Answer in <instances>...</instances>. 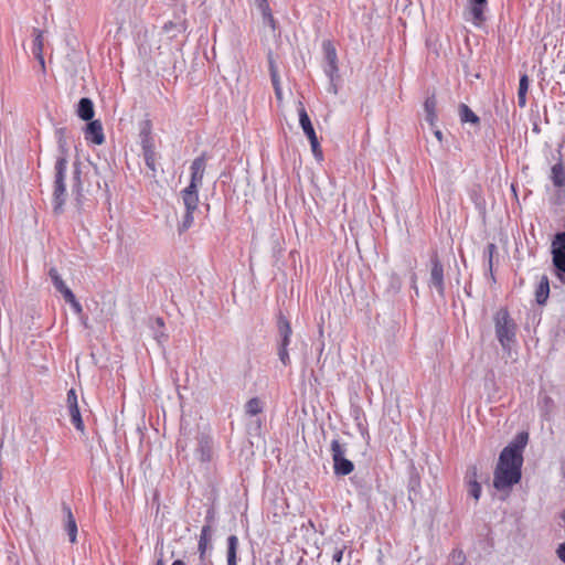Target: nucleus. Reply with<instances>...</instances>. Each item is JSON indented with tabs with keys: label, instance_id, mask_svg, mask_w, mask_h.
Wrapping results in <instances>:
<instances>
[{
	"label": "nucleus",
	"instance_id": "1",
	"mask_svg": "<svg viewBox=\"0 0 565 565\" xmlns=\"http://www.w3.org/2000/svg\"><path fill=\"white\" fill-rule=\"evenodd\" d=\"M519 438V444L513 443L504 447L499 456L493 473V487L498 491L510 490L521 480L522 451L527 443V434L522 433Z\"/></svg>",
	"mask_w": 565,
	"mask_h": 565
},
{
	"label": "nucleus",
	"instance_id": "2",
	"mask_svg": "<svg viewBox=\"0 0 565 565\" xmlns=\"http://www.w3.org/2000/svg\"><path fill=\"white\" fill-rule=\"evenodd\" d=\"M206 159L202 154L195 158L191 164V181L190 184L181 191V198L185 210L195 211L199 203V188L203 183L205 173Z\"/></svg>",
	"mask_w": 565,
	"mask_h": 565
},
{
	"label": "nucleus",
	"instance_id": "3",
	"mask_svg": "<svg viewBox=\"0 0 565 565\" xmlns=\"http://www.w3.org/2000/svg\"><path fill=\"white\" fill-rule=\"evenodd\" d=\"M60 149L62 154L57 158L55 162V181H54V193H53V202H54V212L60 214L63 212V205L65 202V183H64V173L66 169V157H65V148L60 141Z\"/></svg>",
	"mask_w": 565,
	"mask_h": 565
},
{
	"label": "nucleus",
	"instance_id": "4",
	"mask_svg": "<svg viewBox=\"0 0 565 565\" xmlns=\"http://www.w3.org/2000/svg\"><path fill=\"white\" fill-rule=\"evenodd\" d=\"M495 335L503 349H510L515 341V323L507 309H500L494 315Z\"/></svg>",
	"mask_w": 565,
	"mask_h": 565
},
{
	"label": "nucleus",
	"instance_id": "5",
	"mask_svg": "<svg viewBox=\"0 0 565 565\" xmlns=\"http://www.w3.org/2000/svg\"><path fill=\"white\" fill-rule=\"evenodd\" d=\"M333 471L337 476H348L354 470V465L345 458L347 448L338 439H333L330 445Z\"/></svg>",
	"mask_w": 565,
	"mask_h": 565
},
{
	"label": "nucleus",
	"instance_id": "6",
	"mask_svg": "<svg viewBox=\"0 0 565 565\" xmlns=\"http://www.w3.org/2000/svg\"><path fill=\"white\" fill-rule=\"evenodd\" d=\"M298 114H299L300 126H301L305 135L308 137V139L310 141L311 150H312L313 154L316 156L317 159L322 160V151L320 149V143L318 141L315 128L311 124V120H310L302 103H299Z\"/></svg>",
	"mask_w": 565,
	"mask_h": 565
},
{
	"label": "nucleus",
	"instance_id": "7",
	"mask_svg": "<svg viewBox=\"0 0 565 565\" xmlns=\"http://www.w3.org/2000/svg\"><path fill=\"white\" fill-rule=\"evenodd\" d=\"M430 274L428 280V287L435 288L440 297L445 295V280H444V267L435 253L430 258Z\"/></svg>",
	"mask_w": 565,
	"mask_h": 565
},
{
	"label": "nucleus",
	"instance_id": "8",
	"mask_svg": "<svg viewBox=\"0 0 565 565\" xmlns=\"http://www.w3.org/2000/svg\"><path fill=\"white\" fill-rule=\"evenodd\" d=\"M322 49L327 62V65L324 66V73L329 79L333 82L339 77L337 50L332 42L329 40L322 42Z\"/></svg>",
	"mask_w": 565,
	"mask_h": 565
},
{
	"label": "nucleus",
	"instance_id": "9",
	"mask_svg": "<svg viewBox=\"0 0 565 565\" xmlns=\"http://www.w3.org/2000/svg\"><path fill=\"white\" fill-rule=\"evenodd\" d=\"M553 264L557 270L565 273V233H557L552 242Z\"/></svg>",
	"mask_w": 565,
	"mask_h": 565
},
{
	"label": "nucleus",
	"instance_id": "10",
	"mask_svg": "<svg viewBox=\"0 0 565 565\" xmlns=\"http://www.w3.org/2000/svg\"><path fill=\"white\" fill-rule=\"evenodd\" d=\"M211 532H212V527L209 524L204 525L201 530L199 544H198L199 558H200L201 565H212V562L206 561V552L210 547Z\"/></svg>",
	"mask_w": 565,
	"mask_h": 565
},
{
	"label": "nucleus",
	"instance_id": "11",
	"mask_svg": "<svg viewBox=\"0 0 565 565\" xmlns=\"http://www.w3.org/2000/svg\"><path fill=\"white\" fill-rule=\"evenodd\" d=\"M85 138L86 140H90L96 145H102L104 142L105 136L102 122L99 120H92L87 124L85 130Z\"/></svg>",
	"mask_w": 565,
	"mask_h": 565
},
{
	"label": "nucleus",
	"instance_id": "12",
	"mask_svg": "<svg viewBox=\"0 0 565 565\" xmlns=\"http://www.w3.org/2000/svg\"><path fill=\"white\" fill-rule=\"evenodd\" d=\"M467 483H468V492L475 500H479L481 495V484L478 482V469L476 466H472L467 471Z\"/></svg>",
	"mask_w": 565,
	"mask_h": 565
},
{
	"label": "nucleus",
	"instance_id": "13",
	"mask_svg": "<svg viewBox=\"0 0 565 565\" xmlns=\"http://www.w3.org/2000/svg\"><path fill=\"white\" fill-rule=\"evenodd\" d=\"M62 511L65 518V531L68 534L70 542L75 543L77 536V524L73 516L72 510L67 504H63Z\"/></svg>",
	"mask_w": 565,
	"mask_h": 565
},
{
	"label": "nucleus",
	"instance_id": "14",
	"mask_svg": "<svg viewBox=\"0 0 565 565\" xmlns=\"http://www.w3.org/2000/svg\"><path fill=\"white\" fill-rule=\"evenodd\" d=\"M470 6V14L472 15V22L479 26L486 20L484 8L487 0H468Z\"/></svg>",
	"mask_w": 565,
	"mask_h": 565
},
{
	"label": "nucleus",
	"instance_id": "15",
	"mask_svg": "<svg viewBox=\"0 0 565 565\" xmlns=\"http://www.w3.org/2000/svg\"><path fill=\"white\" fill-rule=\"evenodd\" d=\"M34 40L32 45V53L34 54L35 58L39 61L41 67L45 68V62L43 56V32L34 29Z\"/></svg>",
	"mask_w": 565,
	"mask_h": 565
},
{
	"label": "nucleus",
	"instance_id": "16",
	"mask_svg": "<svg viewBox=\"0 0 565 565\" xmlns=\"http://www.w3.org/2000/svg\"><path fill=\"white\" fill-rule=\"evenodd\" d=\"M77 115L81 119H83L85 121L93 119L94 104L89 98L83 97L79 99L78 107H77Z\"/></svg>",
	"mask_w": 565,
	"mask_h": 565
},
{
	"label": "nucleus",
	"instance_id": "17",
	"mask_svg": "<svg viewBox=\"0 0 565 565\" xmlns=\"http://www.w3.org/2000/svg\"><path fill=\"white\" fill-rule=\"evenodd\" d=\"M550 295V281L547 276H542L535 290V299L539 305H544Z\"/></svg>",
	"mask_w": 565,
	"mask_h": 565
},
{
	"label": "nucleus",
	"instance_id": "18",
	"mask_svg": "<svg viewBox=\"0 0 565 565\" xmlns=\"http://www.w3.org/2000/svg\"><path fill=\"white\" fill-rule=\"evenodd\" d=\"M140 142L143 153L154 151V143L151 137L149 122H146L142 129L140 130Z\"/></svg>",
	"mask_w": 565,
	"mask_h": 565
},
{
	"label": "nucleus",
	"instance_id": "19",
	"mask_svg": "<svg viewBox=\"0 0 565 565\" xmlns=\"http://www.w3.org/2000/svg\"><path fill=\"white\" fill-rule=\"evenodd\" d=\"M436 105H437V102H436L435 95H431V96L427 97L425 103H424V109H425V113H426V120L429 122V125L431 127L435 126V122L437 120Z\"/></svg>",
	"mask_w": 565,
	"mask_h": 565
},
{
	"label": "nucleus",
	"instance_id": "20",
	"mask_svg": "<svg viewBox=\"0 0 565 565\" xmlns=\"http://www.w3.org/2000/svg\"><path fill=\"white\" fill-rule=\"evenodd\" d=\"M237 547L238 539L236 535H230L227 537V565H237Z\"/></svg>",
	"mask_w": 565,
	"mask_h": 565
},
{
	"label": "nucleus",
	"instance_id": "21",
	"mask_svg": "<svg viewBox=\"0 0 565 565\" xmlns=\"http://www.w3.org/2000/svg\"><path fill=\"white\" fill-rule=\"evenodd\" d=\"M256 3L258 6V9L262 12L264 24H266V25L270 26L273 30H275L276 22H275V19L273 17V14H271V11H270V8H269V4H268L267 0H262V1H258Z\"/></svg>",
	"mask_w": 565,
	"mask_h": 565
},
{
	"label": "nucleus",
	"instance_id": "22",
	"mask_svg": "<svg viewBox=\"0 0 565 565\" xmlns=\"http://www.w3.org/2000/svg\"><path fill=\"white\" fill-rule=\"evenodd\" d=\"M529 76L526 74H523L520 77L519 83V90H518V104L521 108H524L526 106V94L529 90Z\"/></svg>",
	"mask_w": 565,
	"mask_h": 565
},
{
	"label": "nucleus",
	"instance_id": "23",
	"mask_svg": "<svg viewBox=\"0 0 565 565\" xmlns=\"http://www.w3.org/2000/svg\"><path fill=\"white\" fill-rule=\"evenodd\" d=\"M552 181L555 186L565 185V170L562 164H554L552 168Z\"/></svg>",
	"mask_w": 565,
	"mask_h": 565
},
{
	"label": "nucleus",
	"instance_id": "24",
	"mask_svg": "<svg viewBox=\"0 0 565 565\" xmlns=\"http://www.w3.org/2000/svg\"><path fill=\"white\" fill-rule=\"evenodd\" d=\"M460 119L463 122L478 124L479 117L465 104L459 107Z\"/></svg>",
	"mask_w": 565,
	"mask_h": 565
},
{
	"label": "nucleus",
	"instance_id": "25",
	"mask_svg": "<svg viewBox=\"0 0 565 565\" xmlns=\"http://www.w3.org/2000/svg\"><path fill=\"white\" fill-rule=\"evenodd\" d=\"M71 420L74 424L75 428L82 433L85 430V426L81 416V412L78 408V405H74L72 407H68Z\"/></svg>",
	"mask_w": 565,
	"mask_h": 565
},
{
	"label": "nucleus",
	"instance_id": "26",
	"mask_svg": "<svg viewBox=\"0 0 565 565\" xmlns=\"http://www.w3.org/2000/svg\"><path fill=\"white\" fill-rule=\"evenodd\" d=\"M246 413L250 416H255L263 411V403L259 398L253 397L246 403Z\"/></svg>",
	"mask_w": 565,
	"mask_h": 565
},
{
	"label": "nucleus",
	"instance_id": "27",
	"mask_svg": "<svg viewBox=\"0 0 565 565\" xmlns=\"http://www.w3.org/2000/svg\"><path fill=\"white\" fill-rule=\"evenodd\" d=\"M278 331H279L280 338H285V339L290 338L291 333H292L289 321L281 315L278 318Z\"/></svg>",
	"mask_w": 565,
	"mask_h": 565
},
{
	"label": "nucleus",
	"instance_id": "28",
	"mask_svg": "<svg viewBox=\"0 0 565 565\" xmlns=\"http://www.w3.org/2000/svg\"><path fill=\"white\" fill-rule=\"evenodd\" d=\"M49 276L58 292H61L62 290L67 288V286L65 285L64 280L61 278L56 268L52 267L49 270Z\"/></svg>",
	"mask_w": 565,
	"mask_h": 565
},
{
	"label": "nucleus",
	"instance_id": "29",
	"mask_svg": "<svg viewBox=\"0 0 565 565\" xmlns=\"http://www.w3.org/2000/svg\"><path fill=\"white\" fill-rule=\"evenodd\" d=\"M164 328V321L162 318H156L154 324L152 326V329L154 331V338L158 342H161L162 340L167 339V334L163 331Z\"/></svg>",
	"mask_w": 565,
	"mask_h": 565
},
{
	"label": "nucleus",
	"instance_id": "30",
	"mask_svg": "<svg viewBox=\"0 0 565 565\" xmlns=\"http://www.w3.org/2000/svg\"><path fill=\"white\" fill-rule=\"evenodd\" d=\"M193 212L194 211L186 210V212H185L181 223L178 226L179 233H183V232L188 231L192 226L193 221H194Z\"/></svg>",
	"mask_w": 565,
	"mask_h": 565
},
{
	"label": "nucleus",
	"instance_id": "31",
	"mask_svg": "<svg viewBox=\"0 0 565 565\" xmlns=\"http://www.w3.org/2000/svg\"><path fill=\"white\" fill-rule=\"evenodd\" d=\"M390 287L394 294L398 292L402 288V279L396 274L390 276Z\"/></svg>",
	"mask_w": 565,
	"mask_h": 565
},
{
	"label": "nucleus",
	"instance_id": "32",
	"mask_svg": "<svg viewBox=\"0 0 565 565\" xmlns=\"http://www.w3.org/2000/svg\"><path fill=\"white\" fill-rule=\"evenodd\" d=\"M278 356L284 365H288L290 363V358L287 349L278 348Z\"/></svg>",
	"mask_w": 565,
	"mask_h": 565
},
{
	"label": "nucleus",
	"instance_id": "33",
	"mask_svg": "<svg viewBox=\"0 0 565 565\" xmlns=\"http://www.w3.org/2000/svg\"><path fill=\"white\" fill-rule=\"evenodd\" d=\"M145 162L149 169L154 171V151L143 153Z\"/></svg>",
	"mask_w": 565,
	"mask_h": 565
},
{
	"label": "nucleus",
	"instance_id": "34",
	"mask_svg": "<svg viewBox=\"0 0 565 565\" xmlns=\"http://www.w3.org/2000/svg\"><path fill=\"white\" fill-rule=\"evenodd\" d=\"M74 181H75L74 191L77 194V201H79V196H81V181H79V170L77 168H75V171H74Z\"/></svg>",
	"mask_w": 565,
	"mask_h": 565
},
{
	"label": "nucleus",
	"instance_id": "35",
	"mask_svg": "<svg viewBox=\"0 0 565 565\" xmlns=\"http://www.w3.org/2000/svg\"><path fill=\"white\" fill-rule=\"evenodd\" d=\"M61 294H62L64 300L66 302H68L70 305L72 302H75V299H76L75 295L73 294V291L68 287L66 289L62 290Z\"/></svg>",
	"mask_w": 565,
	"mask_h": 565
},
{
	"label": "nucleus",
	"instance_id": "36",
	"mask_svg": "<svg viewBox=\"0 0 565 565\" xmlns=\"http://www.w3.org/2000/svg\"><path fill=\"white\" fill-rule=\"evenodd\" d=\"M67 405L68 407H72L74 405H77V396L74 388H71L67 392Z\"/></svg>",
	"mask_w": 565,
	"mask_h": 565
},
{
	"label": "nucleus",
	"instance_id": "37",
	"mask_svg": "<svg viewBox=\"0 0 565 565\" xmlns=\"http://www.w3.org/2000/svg\"><path fill=\"white\" fill-rule=\"evenodd\" d=\"M268 60H269L270 77H275V74H278V70H277V66L275 64V61L273 60L271 53L268 54Z\"/></svg>",
	"mask_w": 565,
	"mask_h": 565
},
{
	"label": "nucleus",
	"instance_id": "38",
	"mask_svg": "<svg viewBox=\"0 0 565 565\" xmlns=\"http://www.w3.org/2000/svg\"><path fill=\"white\" fill-rule=\"evenodd\" d=\"M556 554L558 558L565 563V542L558 545Z\"/></svg>",
	"mask_w": 565,
	"mask_h": 565
},
{
	"label": "nucleus",
	"instance_id": "39",
	"mask_svg": "<svg viewBox=\"0 0 565 565\" xmlns=\"http://www.w3.org/2000/svg\"><path fill=\"white\" fill-rule=\"evenodd\" d=\"M342 556H343V550L335 548V551L332 554V559H333V562L339 564L342 561Z\"/></svg>",
	"mask_w": 565,
	"mask_h": 565
},
{
	"label": "nucleus",
	"instance_id": "40",
	"mask_svg": "<svg viewBox=\"0 0 565 565\" xmlns=\"http://www.w3.org/2000/svg\"><path fill=\"white\" fill-rule=\"evenodd\" d=\"M200 459L201 461H206L210 459V450L204 446L201 447Z\"/></svg>",
	"mask_w": 565,
	"mask_h": 565
},
{
	"label": "nucleus",
	"instance_id": "41",
	"mask_svg": "<svg viewBox=\"0 0 565 565\" xmlns=\"http://www.w3.org/2000/svg\"><path fill=\"white\" fill-rule=\"evenodd\" d=\"M488 254H489V265H490V268L492 267V255L495 250V245L494 244H489L488 247Z\"/></svg>",
	"mask_w": 565,
	"mask_h": 565
},
{
	"label": "nucleus",
	"instance_id": "42",
	"mask_svg": "<svg viewBox=\"0 0 565 565\" xmlns=\"http://www.w3.org/2000/svg\"><path fill=\"white\" fill-rule=\"evenodd\" d=\"M71 306H72V308H73V310L75 311L76 315H81L83 312V307L77 301V299H75V302H72Z\"/></svg>",
	"mask_w": 565,
	"mask_h": 565
},
{
	"label": "nucleus",
	"instance_id": "43",
	"mask_svg": "<svg viewBox=\"0 0 565 565\" xmlns=\"http://www.w3.org/2000/svg\"><path fill=\"white\" fill-rule=\"evenodd\" d=\"M454 558H457L454 565H463L465 556L461 552H459L457 556L454 555Z\"/></svg>",
	"mask_w": 565,
	"mask_h": 565
},
{
	"label": "nucleus",
	"instance_id": "44",
	"mask_svg": "<svg viewBox=\"0 0 565 565\" xmlns=\"http://www.w3.org/2000/svg\"><path fill=\"white\" fill-rule=\"evenodd\" d=\"M275 89V95L277 97L278 100H282V92H281V87L280 86H277V87H274Z\"/></svg>",
	"mask_w": 565,
	"mask_h": 565
},
{
	"label": "nucleus",
	"instance_id": "45",
	"mask_svg": "<svg viewBox=\"0 0 565 565\" xmlns=\"http://www.w3.org/2000/svg\"><path fill=\"white\" fill-rule=\"evenodd\" d=\"M289 342H290V338H286V339H285V338H281V340H280V343H279V347H278V348H285V349H287V347H288Z\"/></svg>",
	"mask_w": 565,
	"mask_h": 565
},
{
	"label": "nucleus",
	"instance_id": "46",
	"mask_svg": "<svg viewBox=\"0 0 565 565\" xmlns=\"http://www.w3.org/2000/svg\"><path fill=\"white\" fill-rule=\"evenodd\" d=\"M329 92H331L332 94H337L338 93V88H337V85H335V81L331 82L330 81V87H329Z\"/></svg>",
	"mask_w": 565,
	"mask_h": 565
},
{
	"label": "nucleus",
	"instance_id": "47",
	"mask_svg": "<svg viewBox=\"0 0 565 565\" xmlns=\"http://www.w3.org/2000/svg\"><path fill=\"white\" fill-rule=\"evenodd\" d=\"M213 519H214V513H213V511L210 510L206 515V522L209 525H211V523L213 522Z\"/></svg>",
	"mask_w": 565,
	"mask_h": 565
},
{
	"label": "nucleus",
	"instance_id": "48",
	"mask_svg": "<svg viewBox=\"0 0 565 565\" xmlns=\"http://www.w3.org/2000/svg\"><path fill=\"white\" fill-rule=\"evenodd\" d=\"M271 82L274 87L280 86L278 74H275V77H271Z\"/></svg>",
	"mask_w": 565,
	"mask_h": 565
},
{
	"label": "nucleus",
	"instance_id": "49",
	"mask_svg": "<svg viewBox=\"0 0 565 565\" xmlns=\"http://www.w3.org/2000/svg\"><path fill=\"white\" fill-rule=\"evenodd\" d=\"M412 287L414 288L415 292L418 294V289H417V286H416V275L415 274L412 275Z\"/></svg>",
	"mask_w": 565,
	"mask_h": 565
},
{
	"label": "nucleus",
	"instance_id": "50",
	"mask_svg": "<svg viewBox=\"0 0 565 565\" xmlns=\"http://www.w3.org/2000/svg\"><path fill=\"white\" fill-rule=\"evenodd\" d=\"M434 135H435V137H436L439 141H441V139H443V132H441L439 129H436V130L434 131Z\"/></svg>",
	"mask_w": 565,
	"mask_h": 565
},
{
	"label": "nucleus",
	"instance_id": "51",
	"mask_svg": "<svg viewBox=\"0 0 565 565\" xmlns=\"http://www.w3.org/2000/svg\"><path fill=\"white\" fill-rule=\"evenodd\" d=\"M172 26H173V23L169 22V23H166L163 28L166 31H169L170 29H172Z\"/></svg>",
	"mask_w": 565,
	"mask_h": 565
},
{
	"label": "nucleus",
	"instance_id": "52",
	"mask_svg": "<svg viewBox=\"0 0 565 565\" xmlns=\"http://www.w3.org/2000/svg\"><path fill=\"white\" fill-rule=\"evenodd\" d=\"M172 565H186V564L181 559H177L172 563Z\"/></svg>",
	"mask_w": 565,
	"mask_h": 565
},
{
	"label": "nucleus",
	"instance_id": "53",
	"mask_svg": "<svg viewBox=\"0 0 565 565\" xmlns=\"http://www.w3.org/2000/svg\"><path fill=\"white\" fill-rule=\"evenodd\" d=\"M551 406L552 405H544V413H545V415H547L550 413Z\"/></svg>",
	"mask_w": 565,
	"mask_h": 565
},
{
	"label": "nucleus",
	"instance_id": "54",
	"mask_svg": "<svg viewBox=\"0 0 565 565\" xmlns=\"http://www.w3.org/2000/svg\"><path fill=\"white\" fill-rule=\"evenodd\" d=\"M156 565H164L163 559H162V558H159V559L157 561Z\"/></svg>",
	"mask_w": 565,
	"mask_h": 565
},
{
	"label": "nucleus",
	"instance_id": "55",
	"mask_svg": "<svg viewBox=\"0 0 565 565\" xmlns=\"http://www.w3.org/2000/svg\"><path fill=\"white\" fill-rule=\"evenodd\" d=\"M544 401H545V403H550L551 398L550 397H545Z\"/></svg>",
	"mask_w": 565,
	"mask_h": 565
},
{
	"label": "nucleus",
	"instance_id": "56",
	"mask_svg": "<svg viewBox=\"0 0 565 565\" xmlns=\"http://www.w3.org/2000/svg\"><path fill=\"white\" fill-rule=\"evenodd\" d=\"M563 519H564V522H565V513H564V516H563Z\"/></svg>",
	"mask_w": 565,
	"mask_h": 565
}]
</instances>
